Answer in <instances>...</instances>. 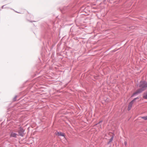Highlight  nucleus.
Segmentation results:
<instances>
[{
  "label": "nucleus",
  "mask_w": 147,
  "mask_h": 147,
  "mask_svg": "<svg viewBox=\"0 0 147 147\" xmlns=\"http://www.w3.org/2000/svg\"><path fill=\"white\" fill-rule=\"evenodd\" d=\"M142 118L145 120H147V116L142 117Z\"/></svg>",
  "instance_id": "obj_7"
},
{
  "label": "nucleus",
  "mask_w": 147,
  "mask_h": 147,
  "mask_svg": "<svg viewBox=\"0 0 147 147\" xmlns=\"http://www.w3.org/2000/svg\"><path fill=\"white\" fill-rule=\"evenodd\" d=\"M124 144L126 146L127 145V144L126 142H124Z\"/></svg>",
  "instance_id": "obj_9"
},
{
  "label": "nucleus",
  "mask_w": 147,
  "mask_h": 147,
  "mask_svg": "<svg viewBox=\"0 0 147 147\" xmlns=\"http://www.w3.org/2000/svg\"><path fill=\"white\" fill-rule=\"evenodd\" d=\"M17 134L13 132H12L10 136L11 137L16 138Z\"/></svg>",
  "instance_id": "obj_5"
},
{
  "label": "nucleus",
  "mask_w": 147,
  "mask_h": 147,
  "mask_svg": "<svg viewBox=\"0 0 147 147\" xmlns=\"http://www.w3.org/2000/svg\"><path fill=\"white\" fill-rule=\"evenodd\" d=\"M137 98H135L129 103L128 107V110H129L131 109L134 102Z\"/></svg>",
  "instance_id": "obj_2"
},
{
  "label": "nucleus",
  "mask_w": 147,
  "mask_h": 147,
  "mask_svg": "<svg viewBox=\"0 0 147 147\" xmlns=\"http://www.w3.org/2000/svg\"><path fill=\"white\" fill-rule=\"evenodd\" d=\"M143 98L145 99H147V92H145L144 94Z\"/></svg>",
  "instance_id": "obj_6"
},
{
  "label": "nucleus",
  "mask_w": 147,
  "mask_h": 147,
  "mask_svg": "<svg viewBox=\"0 0 147 147\" xmlns=\"http://www.w3.org/2000/svg\"><path fill=\"white\" fill-rule=\"evenodd\" d=\"M101 121H100V122H101ZM100 123V122H99V123Z\"/></svg>",
  "instance_id": "obj_10"
},
{
  "label": "nucleus",
  "mask_w": 147,
  "mask_h": 147,
  "mask_svg": "<svg viewBox=\"0 0 147 147\" xmlns=\"http://www.w3.org/2000/svg\"><path fill=\"white\" fill-rule=\"evenodd\" d=\"M113 137H112V138L110 139V142H111V141H112L113 139Z\"/></svg>",
  "instance_id": "obj_8"
},
{
  "label": "nucleus",
  "mask_w": 147,
  "mask_h": 147,
  "mask_svg": "<svg viewBox=\"0 0 147 147\" xmlns=\"http://www.w3.org/2000/svg\"><path fill=\"white\" fill-rule=\"evenodd\" d=\"M24 130L22 128H20V130L18 131L19 135L21 136H24Z\"/></svg>",
  "instance_id": "obj_3"
},
{
  "label": "nucleus",
  "mask_w": 147,
  "mask_h": 147,
  "mask_svg": "<svg viewBox=\"0 0 147 147\" xmlns=\"http://www.w3.org/2000/svg\"><path fill=\"white\" fill-rule=\"evenodd\" d=\"M55 134L57 135H58V136H63L65 137V134L64 133H63L61 132H59L57 131L55 132Z\"/></svg>",
  "instance_id": "obj_4"
},
{
  "label": "nucleus",
  "mask_w": 147,
  "mask_h": 147,
  "mask_svg": "<svg viewBox=\"0 0 147 147\" xmlns=\"http://www.w3.org/2000/svg\"><path fill=\"white\" fill-rule=\"evenodd\" d=\"M139 87L140 88L134 92L132 95V96L142 92L147 87V82L145 81H141L140 83Z\"/></svg>",
  "instance_id": "obj_1"
}]
</instances>
